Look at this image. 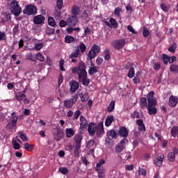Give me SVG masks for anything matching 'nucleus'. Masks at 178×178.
Masks as SVG:
<instances>
[{"mask_svg": "<svg viewBox=\"0 0 178 178\" xmlns=\"http://www.w3.org/2000/svg\"><path fill=\"white\" fill-rule=\"evenodd\" d=\"M72 74H77L78 81L81 82L83 86H88L90 80L88 78V72L86 71V64L83 61H80L76 67L71 69Z\"/></svg>", "mask_w": 178, "mask_h": 178, "instance_id": "nucleus-1", "label": "nucleus"}, {"mask_svg": "<svg viewBox=\"0 0 178 178\" xmlns=\"http://www.w3.org/2000/svg\"><path fill=\"white\" fill-rule=\"evenodd\" d=\"M10 10H11V13L14 14L16 17H18L22 13V8L19 5V2L16 0L11 1L10 3Z\"/></svg>", "mask_w": 178, "mask_h": 178, "instance_id": "nucleus-2", "label": "nucleus"}, {"mask_svg": "<svg viewBox=\"0 0 178 178\" xmlns=\"http://www.w3.org/2000/svg\"><path fill=\"white\" fill-rule=\"evenodd\" d=\"M100 49H101L98 45L93 44L90 48V51H88V54L87 55V60H92V58L96 57L97 54H99L100 52Z\"/></svg>", "mask_w": 178, "mask_h": 178, "instance_id": "nucleus-3", "label": "nucleus"}, {"mask_svg": "<svg viewBox=\"0 0 178 178\" xmlns=\"http://www.w3.org/2000/svg\"><path fill=\"white\" fill-rule=\"evenodd\" d=\"M129 144V140L127 138L122 139L115 147V151L117 154H120L124 149H125L127 145Z\"/></svg>", "mask_w": 178, "mask_h": 178, "instance_id": "nucleus-4", "label": "nucleus"}, {"mask_svg": "<svg viewBox=\"0 0 178 178\" xmlns=\"http://www.w3.org/2000/svg\"><path fill=\"white\" fill-rule=\"evenodd\" d=\"M126 44V40L123 39L116 40L111 42V46L115 49H121Z\"/></svg>", "mask_w": 178, "mask_h": 178, "instance_id": "nucleus-5", "label": "nucleus"}, {"mask_svg": "<svg viewBox=\"0 0 178 178\" xmlns=\"http://www.w3.org/2000/svg\"><path fill=\"white\" fill-rule=\"evenodd\" d=\"M80 124H79V133L83 134V131L88 127V121L86 118L83 115H81L79 118Z\"/></svg>", "mask_w": 178, "mask_h": 178, "instance_id": "nucleus-6", "label": "nucleus"}, {"mask_svg": "<svg viewBox=\"0 0 178 178\" xmlns=\"http://www.w3.org/2000/svg\"><path fill=\"white\" fill-rule=\"evenodd\" d=\"M24 14L31 15L37 13V8L33 5L26 6L24 9Z\"/></svg>", "mask_w": 178, "mask_h": 178, "instance_id": "nucleus-7", "label": "nucleus"}, {"mask_svg": "<svg viewBox=\"0 0 178 178\" xmlns=\"http://www.w3.org/2000/svg\"><path fill=\"white\" fill-rule=\"evenodd\" d=\"M178 154V148L177 147H173L172 152H170L168 153L167 158L169 161V162H175L176 159V155Z\"/></svg>", "mask_w": 178, "mask_h": 178, "instance_id": "nucleus-8", "label": "nucleus"}, {"mask_svg": "<svg viewBox=\"0 0 178 178\" xmlns=\"http://www.w3.org/2000/svg\"><path fill=\"white\" fill-rule=\"evenodd\" d=\"M95 133L97 134V137L104 136L105 131L103 122H99L97 124Z\"/></svg>", "mask_w": 178, "mask_h": 178, "instance_id": "nucleus-9", "label": "nucleus"}, {"mask_svg": "<svg viewBox=\"0 0 178 178\" xmlns=\"http://www.w3.org/2000/svg\"><path fill=\"white\" fill-rule=\"evenodd\" d=\"M45 17L42 15L34 16L33 18V22L35 24L39 25L44 24Z\"/></svg>", "mask_w": 178, "mask_h": 178, "instance_id": "nucleus-10", "label": "nucleus"}, {"mask_svg": "<svg viewBox=\"0 0 178 178\" xmlns=\"http://www.w3.org/2000/svg\"><path fill=\"white\" fill-rule=\"evenodd\" d=\"M70 92L73 94L79 88V83L76 81H72L70 82Z\"/></svg>", "mask_w": 178, "mask_h": 178, "instance_id": "nucleus-11", "label": "nucleus"}, {"mask_svg": "<svg viewBox=\"0 0 178 178\" xmlns=\"http://www.w3.org/2000/svg\"><path fill=\"white\" fill-rule=\"evenodd\" d=\"M118 135L120 137H123L124 138H127L129 136V131L125 127H120L119 128Z\"/></svg>", "mask_w": 178, "mask_h": 178, "instance_id": "nucleus-12", "label": "nucleus"}, {"mask_svg": "<svg viewBox=\"0 0 178 178\" xmlns=\"http://www.w3.org/2000/svg\"><path fill=\"white\" fill-rule=\"evenodd\" d=\"M67 23L70 26H74L78 23V17L76 15H72L67 19Z\"/></svg>", "mask_w": 178, "mask_h": 178, "instance_id": "nucleus-13", "label": "nucleus"}, {"mask_svg": "<svg viewBox=\"0 0 178 178\" xmlns=\"http://www.w3.org/2000/svg\"><path fill=\"white\" fill-rule=\"evenodd\" d=\"M96 129H97V124L93 123V122H90L88 124V131L89 134V136H95V133H96Z\"/></svg>", "mask_w": 178, "mask_h": 178, "instance_id": "nucleus-14", "label": "nucleus"}, {"mask_svg": "<svg viewBox=\"0 0 178 178\" xmlns=\"http://www.w3.org/2000/svg\"><path fill=\"white\" fill-rule=\"evenodd\" d=\"M102 22H104L106 26H108L110 28L113 27L114 29H116L118 26L117 21L114 18H111L109 19L110 23L108 21L105 20H104Z\"/></svg>", "mask_w": 178, "mask_h": 178, "instance_id": "nucleus-15", "label": "nucleus"}, {"mask_svg": "<svg viewBox=\"0 0 178 178\" xmlns=\"http://www.w3.org/2000/svg\"><path fill=\"white\" fill-rule=\"evenodd\" d=\"M64 133L63 130L58 129L55 132H54V138L56 141H60L61 138H63Z\"/></svg>", "mask_w": 178, "mask_h": 178, "instance_id": "nucleus-16", "label": "nucleus"}, {"mask_svg": "<svg viewBox=\"0 0 178 178\" xmlns=\"http://www.w3.org/2000/svg\"><path fill=\"white\" fill-rule=\"evenodd\" d=\"M164 158H165L164 155L161 154L159 157L156 158L153 161L154 165H155V166H157L158 168H161V166H162V165L163 163Z\"/></svg>", "mask_w": 178, "mask_h": 178, "instance_id": "nucleus-17", "label": "nucleus"}, {"mask_svg": "<svg viewBox=\"0 0 178 178\" xmlns=\"http://www.w3.org/2000/svg\"><path fill=\"white\" fill-rule=\"evenodd\" d=\"M178 104V97L171 95L168 99V105L172 108L177 106Z\"/></svg>", "mask_w": 178, "mask_h": 178, "instance_id": "nucleus-18", "label": "nucleus"}, {"mask_svg": "<svg viewBox=\"0 0 178 178\" xmlns=\"http://www.w3.org/2000/svg\"><path fill=\"white\" fill-rule=\"evenodd\" d=\"M18 117L17 116H13L10 118V122L7 124V127H10V129H13L16 127L17 124Z\"/></svg>", "mask_w": 178, "mask_h": 178, "instance_id": "nucleus-19", "label": "nucleus"}, {"mask_svg": "<svg viewBox=\"0 0 178 178\" xmlns=\"http://www.w3.org/2000/svg\"><path fill=\"white\" fill-rule=\"evenodd\" d=\"M136 123L137 126H138V130L139 131H141L142 133H145L146 128H145V125L144 124L143 120L141 119L137 120Z\"/></svg>", "mask_w": 178, "mask_h": 178, "instance_id": "nucleus-20", "label": "nucleus"}, {"mask_svg": "<svg viewBox=\"0 0 178 178\" xmlns=\"http://www.w3.org/2000/svg\"><path fill=\"white\" fill-rule=\"evenodd\" d=\"M114 120H115V118L113 115L107 116L104 122V124L106 127H109V126H111V123H113Z\"/></svg>", "mask_w": 178, "mask_h": 178, "instance_id": "nucleus-21", "label": "nucleus"}, {"mask_svg": "<svg viewBox=\"0 0 178 178\" xmlns=\"http://www.w3.org/2000/svg\"><path fill=\"white\" fill-rule=\"evenodd\" d=\"M26 97V94H24L23 92H17V94H15V99L18 100V102H22L24 99Z\"/></svg>", "mask_w": 178, "mask_h": 178, "instance_id": "nucleus-22", "label": "nucleus"}, {"mask_svg": "<svg viewBox=\"0 0 178 178\" xmlns=\"http://www.w3.org/2000/svg\"><path fill=\"white\" fill-rule=\"evenodd\" d=\"M108 138H118V133L114 130L111 129L106 132Z\"/></svg>", "mask_w": 178, "mask_h": 178, "instance_id": "nucleus-23", "label": "nucleus"}, {"mask_svg": "<svg viewBox=\"0 0 178 178\" xmlns=\"http://www.w3.org/2000/svg\"><path fill=\"white\" fill-rule=\"evenodd\" d=\"M74 134H75V131H74L73 129L67 128L65 129V135H66V137H67V138H72V137H73Z\"/></svg>", "mask_w": 178, "mask_h": 178, "instance_id": "nucleus-24", "label": "nucleus"}, {"mask_svg": "<svg viewBox=\"0 0 178 178\" xmlns=\"http://www.w3.org/2000/svg\"><path fill=\"white\" fill-rule=\"evenodd\" d=\"M63 105L65 108H70L74 105L73 100H71V99H66L65 100H64Z\"/></svg>", "mask_w": 178, "mask_h": 178, "instance_id": "nucleus-25", "label": "nucleus"}, {"mask_svg": "<svg viewBox=\"0 0 178 178\" xmlns=\"http://www.w3.org/2000/svg\"><path fill=\"white\" fill-rule=\"evenodd\" d=\"M71 13L74 16H76L79 15L80 13V8L77 6H74L71 8Z\"/></svg>", "mask_w": 178, "mask_h": 178, "instance_id": "nucleus-26", "label": "nucleus"}, {"mask_svg": "<svg viewBox=\"0 0 178 178\" xmlns=\"http://www.w3.org/2000/svg\"><path fill=\"white\" fill-rule=\"evenodd\" d=\"M170 134L172 137H178V127L174 126L170 129Z\"/></svg>", "mask_w": 178, "mask_h": 178, "instance_id": "nucleus-27", "label": "nucleus"}, {"mask_svg": "<svg viewBox=\"0 0 178 178\" xmlns=\"http://www.w3.org/2000/svg\"><path fill=\"white\" fill-rule=\"evenodd\" d=\"M79 54H80V49H76L74 51H72L71 53V54H70L69 58H76L79 57Z\"/></svg>", "mask_w": 178, "mask_h": 178, "instance_id": "nucleus-28", "label": "nucleus"}, {"mask_svg": "<svg viewBox=\"0 0 178 178\" xmlns=\"http://www.w3.org/2000/svg\"><path fill=\"white\" fill-rule=\"evenodd\" d=\"M130 118L131 119H140L141 115L138 111H134L133 113H131Z\"/></svg>", "mask_w": 178, "mask_h": 178, "instance_id": "nucleus-29", "label": "nucleus"}, {"mask_svg": "<svg viewBox=\"0 0 178 178\" xmlns=\"http://www.w3.org/2000/svg\"><path fill=\"white\" fill-rule=\"evenodd\" d=\"M147 109L149 115H154L157 113V108L155 106H147Z\"/></svg>", "mask_w": 178, "mask_h": 178, "instance_id": "nucleus-30", "label": "nucleus"}, {"mask_svg": "<svg viewBox=\"0 0 178 178\" xmlns=\"http://www.w3.org/2000/svg\"><path fill=\"white\" fill-rule=\"evenodd\" d=\"M115 102L111 101L107 107V112L111 113L112 111H113L115 109Z\"/></svg>", "mask_w": 178, "mask_h": 178, "instance_id": "nucleus-31", "label": "nucleus"}, {"mask_svg": "<svg viewBox=\"0 0 178 178\" xmlns=\"http://www.w3.org/2000/svg\"><path fill=\"white\" fill-rule=\"evenodd\" d=\"M170 71L172 73L177 74L178 73V65L172 64L170 65Z\"/></svg>", "mask_w": 178, "mask_h": 178, "instance_id": "nucleus-32", "label": "nucleus"}, {"mask_svg": "<svg viewBox=\"0 0 178 178\" xmlns=\"http://www.w3.org/2000/svg\"><path fill=\"white\" fill-rule=\"evenodd\" d=\"M76 49H79V52L84 53L87 49L86 44L83 42H81L79 45L76 46Z\"/></svg>", "mask_w": 178, "mask_h": 178, "instance_id": "nucleus-33", "label": "nucleus"}, {"mask_svg": "<svg viewBox=\"0 0 178 178\" xmlns=\"http://www.w3.org/2000/svg\"><path fill=\"white\" fill-rule=\"evenodd\" d=\"M18 136H19V138L22 140V141L26 142L28 141V137L26 134H24L22 131H18Z\"/></svg>", "mask_w": 178, "mask_h": 178, "instance_id": "nucleus-34", "label": "nucleus"}, {"mask_svg": "<svg viewBox=\"0 0 178 178\" xmlns=\"http://www.w3.org/2000/svg\"><path fill=\"white\" fill-rule=\"evenodd\" d=\"M140 106L143 108L147 107V100L145 97H142L140 99Z\"/></svg>", "mask_w": 178, "mask_h": 178, "instance_id": "nucleus-35", "label": "nucleus"}, {"mask_svg": "<svg viewBox=\"0 0 178 178\" xmlns=\"http://www.w3.org/2000/svg\"><path fill=\"white\" fill-rule=\"evenodd\" d=\"M47 23L49 26H51L53 27L56 26V22L54 18L52 17H48Z\"/></svg>", "mask_w": 178, "mask_h": 178, "instance_id": "nucleus-36", "label": "nucleus"}, {"mask_svg": "<svg viewBox=\"0 0 178 178\" xmlns=\"http://www.w3.org/2000/svg\"><path fill=\"white\" fill-rule=\"evenodd\" d=\"M147 103H148L147 107L155 106V105L156 104V100L154 99L153 98H148Z\"/></svg>", "mask_w": 178, "mask_h": 178, "instance_id": "nucleus-37", "label": "nucleus"}, {"mask_svg": "<svg viewBox=\"0 0 178 178\" xmlns=\"http://www.w3.org/2000/svg\"><path fill=\"white\" fill-rule=\"evenodd\" d=\"M80 97L81 102H86L89 99V95L87 92L81 93V96H80Z\"/></svg>", "mask_w": 178, "mask_h": 178, "instance_id": "nucleus-38", "label": "nucleus"}, {"mask_svg": "<svg viewBox=\"0 0 178 178\" xmlns=\"http://www.w3.org/2000/svg\"><path fill=\"white\" fill-rule=\"evenodd\" d=\"M75 40V38L71 35H67L65 37V42L72 43Z\"/></svg>", "mask_w": 178, "mask_h": 178, "instance_id": "nucleus-39", "label": "nucleus"}, {"mask_svg": "<svg viewBox=\"0 0 178 178\" xmlns=\"http://www.w3.org/2000/svg\"><path fill=\"white\" fill-rule=\"evenodd\" d=\"M24 148L26 149V151H33L34 149L33 145H31L29 143L24 144Z\"/></svg>", "mask_w": 178, "mask_h": 178, "instance_id": "nucleus-40", "label": "nucleus"}, {"mask_svg": "<svg viewBox=\"0 0 178 178\" xmlns=\"http://www.w3.org/2000/svg\"><path fill=\"white\" fill-rule=\"evenodd\" d=\"M98 70L97 67H90L88 71L89 75H93L94 73L98 72Z\"/></svg>", "mask_w": 178, "mask_h": 178, "instance_id": "nucleus-41", "label": "nucleus"}, {"mask_svg": "<svg viewBox=\"0 0 178 178\" xmlns=\"http://www.w3.org/2000/svg\"><path fill=\"white\" fill-rule=\"evenodd\" d=\"M104 59L106 60H108L111 58V52H110V49H106L104 51Z\"/></svg>", "mask_w": 178, "mask_h": 178, "instance_id": "nucleus-42", "label": "nucleus"}, {"mask_svg": "<svg viewBox=\"0 0 178 178\" xmlns=\"http://www.w3.org/2000/svg\"><path fill=\"white\" fill-rule=\"evenodd\" d=\"M177 47V43L174 42L173 44H172L170 45V47H168V50L170 52L175 53V51H176Z\"/></svg>", "mask_w": 178, "mask_h": 178, "instance_id": "nucleus-43", "label": "nucleus"}, {"mask_svg": "<svg viewBox=\"0 0 178 178\" xmlns=\"http://www.w3.org/2000/svg\"><path fill=\"white\" fill-rule=\"evenodd\" d=\"M134 70L135 69H134V67H131L129 68V72H128V74H127L129 78L132 79L134 76V75H135Z\"/></svg>", "mask_w": 178, "mask_h": 178, "instance_id": "nucleus-44", "label": "nucleus"}, {"mask_svg": "<svg viewBox=\"0 0 178 178\" xmlns=\"http://www.w3.org/2000/svg\"><path fill=\"white\" fill-rule=\"evenodd\" d=\"M138 173V176H140V175L141 176H143V177H145L146 175H147V171L145 168H140L139 167V170H137Z\"/></svg>", "mask_w": 178, "mask_h": 178, "instance_id": "nucleus-45", "label": "nucleus"}, {"mask_svg": "<svg viewBox=\"0 0 178 178\" xmlns=\"http://www.w3.org/2000/svg\"><path fill=\"white\" fill-rule=\"evenodd\" d=\"M58 172H60V173H62V175H67V173H69V170L66 167L59 168Z\"/></svg>", "mask_w": 178, "mask_h": 178, "instance_id": "nucleus-46", "label": "nucleus"}, {"mask_svg": "<svg viewBox=\"0 0 178 178\" xmlns=\"http://www.w3.org/2000/svg\"><path fill=\"white\" fill-rule=\"evenodd\" d=\"M163 62L165 65H168V62L170 63V56H168L167 54H163Z\"/></svg>", "mask_w": 178, "mask_h": 178, "instance_id": "nucleus-47", "label": "nucleus"}, {"mask_svg": "<svg viewBox=\"0 0 178 178\" xmlns=\"http://www.w3.org/2000/svg\"><path fill=\"white\" fill-rule=\"evenodd\" d=\"M83 140V136L81 135H75L74 136V142L78 143H81V141Z\"/></svg>", "mask_w": 178, "mask_h": 178, "instance_id": "nucleus-48", "label": "nucleus"}, {"mask_svg": "<svg viewBox=\"0 0 178 178\" xmlns=\"http://www.w3.org/2000/svg\"><path fill=\"white\" fill-rule=\"evenodd\" d=\"M26 59L31 60L33 62L35 61V57L33 55L32 53H29V54H26Z\"/></svg>", "mask_w": 178, "mask_h": 178, "instance_id": "nucleus-49", "label": "nucleus"}, {"mask_svg": "<svg viewBox=\"0 0 178 178\" xmlns=\"http://www.w3.org/2000/svg\"><path fill=\"white\" fill-rule=\"evenodd\" d=\"M64 64H65V60L64 59H60L59 60V68H60V70L62 71V72L65 71V69L63 66Z\"/></svg>", "mask_w": 178, "mask_h": 178, "instance_id": "nucleus-50", "label": "nucleus"}, {"mask_svg": "<svg viewBox=\"0 0 178 178\" xmlns=\"http://www.w3.org/2000/svg\"><path fill=\"white\" fill-rule=\"evenodd\" d=\"M81 114V111L80 110L76 111L74 113L73 120H77V119H79Z\"/></svg>", "mask_w": 178, "mask_h": 178, "instance_id": "nucleus-51", "label": "nucleus"}, {"mask_svg": "<svg viewBox=\"0 0 178 178\" xmlns=\"http://www.w3.org/2000/svg\"><path fill=\"white\" fill-rule=\"evenodd\" d=\"M13 148H14V149H20V145L17 140H13Z\"/></svg>", "mask_w": 178, "mask_h": 178, "instance_id": "nucleus-52", "label": "nucleus"}, {"mask_svg": "<svg viewBox=\"0 0 178 178\" xmlns=\"http://www.w3.org/2000/svg\"><path fill=\"white\" fill-rule=\"evenodd\" d=\"M43 47V43H36L34 45V49H35L36 51H40Z\"/></svg>", "mask_w": 178, "mask_h": 178, "instance_id": "nucleus-53", "label": "nucleus"}, {"mask_svg": "<svg viewBox=\"0 0 178 178\" xmlns=\"http://www.w3.org/2000/svg\"><path fill=\"white\" fill-rule=\"evenodd\" d=\"M63 6V0H57L56 1V7L58 10L62 9Z\"/></svg>", "mask_w": 178, "mask_h": 178, "instance_id": "nucleus-54", "label": "nucleus"}, {"mask_svg": "<svg viewBox=\"0 0 178 178\" xmlns=\"http://www.w3.org/2000/svg\"><path fill=\"white\" fill-rule=\"evenodd\" d=\"M35 56H36V58H37L38 60H39L40 62H44V60H45L44 57L42 55L41 53H38V54L35 55Z\"/></svg>", "mask_w": 178, "mask_h": 178, "instance_id": "nucleus-55", "label": "nucleus"}, {"mask_svg": "<svg viewBox=\"0 0 178 178\" xmlns=\"http://www.w3.org/2000/svg\"><path fill=\"white\" fill-rule=\"evenodd\" d=\"M161 10L165 13H168L169 12V8L164 3H161L160 6Z\"/></svg>", "mask_w": 178, "mask_h": 178, "instance_id": "nucleus-56", "label": "nucleus"}, {"mask_svg": "<svg viewBox=\"0 0 178 178\" xmlns=\"http://www.w3.org/2000/svg\"><path fill=\"white\" fill-rule=\"evenodd\" d=\"M19 32V24H16L14 26V29H13V35H15Z\"/></svg>", "mask_w": 178, "mask_h": 178, "instance_id": "nucleus-57", "label": "nucleus"}, {"mask_svg": "<svg viewBox=\"0 0 178 178\" xmlns=\"http://www.w3.org/2000/svg\"><path fill=\"white\" fill-rule=\"evenodd\" d=\"M122 12V9L120 8L119 7H117L114 10V15H115L117 17L120 16V13Z\"/></svg>", "mask_w": 178, "mask_h": 178, "instance_id": "nucleus-58", "label": "nucleus"}, {"mask_svg": "<svg viewBox=\"0 0 178 178\" xmlns=\"http://www.w3.org/2000/svg\"><path fill=\"white\" fill-rule=\"evenodd\" d=\"M161 67V64L160 63H154L153 68L155 70H159Z\"/></svg>", "mask_w": 178, "mask_h": 178, "instance_id": "nucleus-59", "label": "nucleus"}, {"mask_svg": "<svg viewBox=\"0 0 178 178\" xmlns=\"http://www.w3.org/2000/svg\"><path fill=\"white\" fill-rule=\"evenodd\" d=\"M4 18L6 19V22H9L12 19L11 14L8 13H4Z\"/></svg>", "mask_w": 178, "mask_h": 178, "instance_id": "nucleus-60", "label": "nucleus"}, {"mask_svg": "<svg viewBox=\"0 0 178 178\" xmlns=\"http://www.w3.org/2000/svg\"><path fill=\"white\" fill-rule=\"evenodd\" d=\"M104 174H105L104 171L101 170L98 171L97 177L98 178H104L105 177Z\"/></svg>", "mask_w": 178, "mask_h": 178, "instance_id": "nucleus-61", "label": "nucleus"}, {"mask_svg": "<svg viewBox=\"0 0 178 178\" xmlns=\"http://www.w3.org/2000/svg\"><path fill=\"white\" fill-rule=\"evenodd\" d=\"M150 34L149 31L147 30L146 29H143V35L145 38H147V36H149Z\"/></svg>", "mask_w": 178, "mask_h": 178, "instance_id": "nucleus-62", "label": "nucleus"}, {"mask_svg": "<svg viewBox=\"0 0 178 178\" xmlns=\"http://www.w3.org/2000/svg\"><path fill=\"white\" fill-rule=\"evenodd\" d=\"M127 30L129 31V32H131L132 33L134 34H137V32L134 30V29L133 28L132 26L131 25H129L127 26Z\"/></svg>", "mask_w": 178, "mask_h": 178, "instance_id": "nucleus-63", "label": "nucleus"}, {"mask_svg": "<svg viewBox=\"0 0 178 178\" xmlns=\"http://www.w3.org/2000/svg\"><path fill=\"white\" fill-rule=\"evenodd\" d=\"M6 40V35L4 32L0 31V41L1 40Z\"/></svg>", "mask_w": 178, "mask_h": 178, "instance_id": "nucleus-64", "label": "nucleus"}]
</instances>
